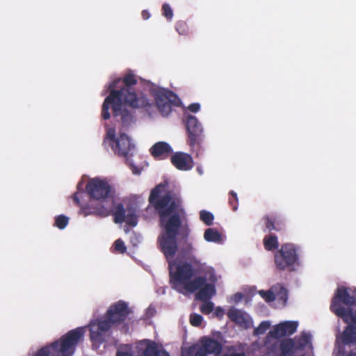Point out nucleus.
I'll list each match as a JSON object with an SVG mask.
<instances>
[{
    "label": "nucleus",
    "instance_id": "obj_1",
    "mask_svg": "<svg viewBox=\"0 0 356 356\" xmlns=\"http://www.w3.org/2000/svg\"><path fill=\"white\" fill-rule=\"evenodd\" d=\"M165 184L161 183L152 189L149 198V207H152L159 214L165 232L159 238L161 251L167 261L172 259L178 250L177 236L181 227V216L184 215L182 201L179 194L168 191L163 193Z\"/></svg>",
    "mask_w": 356,
    "mask_h": 356
},
{
    "label": "nucleus",
    "instance_id": "obj_2",
    "mask_svg": "<svg viewBox=\"0 0 356 356\" xmlns=\"http://www.w3.org/2000/svg\"><path fill=\"white\" fill-rule=\"evenodd\" d=\"M137 83L135 75L128 73L122 79H115L109 85L110 94L104 99L102 109L104 120H108L111 117L110 105L112 106L113 115L117 116L123 104L133 108H148L153 104L143 92H136L134 86Z\"/></svg>",
    "mask_w": 356,
    "mask_h": 356
},
{
    "label": "nucleus",
    "instance_id": "obj_3",
    "mask_svg": "<svg viewBox=\"0 0 356 356\" xmlns=\"http://www.w3.org/2000/svg\"><path fill=\"white\" fill-rule=\"evenodd\" d=\"M170 283L179 292L182 289L194 293L207 282L205 276H197V270L192 263L184 261H168Z\"/></svg>",
    "mask_w": 356,
    "mask_h": 356
},
{
    "label": "nucleus",
    "instance_id": "obj_4",
    "mask_svg": "<svg viewBox=\"0 0 356 356\" xmlns=\"http://www.w3.org/2000/svg\"><path fill=\"white\" fill-rule=\"evenodd\" d=\"M330 310L344 323L356 324V289L350 294L349 288L338 287L332 299Z\"/></svg>",
    "mask_w": 356,
    "mask_h": 356
},
{
    "label": "nucleus",
    "instance_id": "obj_5",
    "mask_svg": "<svg viewBox=\"0 0 356 356\" xmlns=\"http://www.w3.org/2000/svg\"><path fill=\"white\" fill-rule=\"evenodd\" d=\"M83 335L84 328L82 327L72 330L62 336L59 341L40 348L35 356H71Z\"/></svg>",
    "mask_w": 356,
    "mask_h": 356
},
{
    "label": "nucleus",
    "instance_id": "obj_6",
    "mask_svg": "<svg viewBox=\"0 0 356 356\" xmlns=\"http://www.w3.org/2000/svg\"><path fill=\"white\" fill-rule=\"evenodd\" d=\"M311 344V336L303 332L295 338H286L266 345L264 356H295Z\"/></svg>",
    "mask_w": 356,
    "mask_h": 356
},
{
    "label": "nucleus",
    "instance_id": "obj_7",
    "mask_svg": "<svg viewBox=\"0 0 356 356\" xmlns=\"http://www.w3.org/2000/svg\"><path fill=\"white\" fill-rule=\"evenodd\" d=\"M276 268L280 270L293 271L299 266L298 249L293 243H284L281 245L274 256Z\"/></svg>",
    "mask_w": 356,
    "mask_h": 356
},
{
    "label": "nucleus",
    "instance_id": "obj_8",
    "mask_svg": "<svg viewBox=\"0 0 356 356\" xmlns=\"http://www.w3.org/2000/svg\"><path fill=\"white\" fill-rule=\"evenodd\" d=\"M86 191L90 197L99 201L113 202L111 186L109 184L99 178H93L88 181Z\"/></svg>",
    "mask_w": 356,
    "mask_h": 356
},
{
    "label": "nucleus",
    "instance_id": "obj_9",
    "mask_svg": "<svg viewBox=\"0 0 356 356\" xmlns=\"http://www.w3.org/2000/svg\"><path fill=\"white\" fill-rule=\"evenodd\" d=\"M109 143L112 149L119 156L127 157L129 151L134 145L131 144L129 137L125 134H120L119 137H115V131L110 129L106 133L103 144Z\"/></svg>",
    "mask_w": 356,
    "mask_h": 356
},
{
    "label": "nucleus",
    "instance_id": "obj_10",
    "mask_svg": "<svg viewBox=\"0 0 356 356\" xmlns=\"http://www.w3.org/2000/svg\"><path fill=\"white\" fill-rule=\"evenodd\" d=\"M154 99L156 106L163 116L168 115L172 111V106H178L180 101L175 93L163 88L155 92Z\"/></svg>",
    "mask_w": 356,
    "mask_h": 356
},
{
    "label": "nucleus",
    "instance_id": "obj_11",
    "mask_svg": "<svg viewBox=\"0 0 356 356\" xmlns=\"http://www.w3.org/2000/svg\"><path fill=\"white\" fill-rule=\"evenodd\" d=\"M154 99L156 106L163 116L168 115L172 111V106H178L180 101L175 93L163 88L155 92Z\"/></svg>",
    "mask_w": 356,
    "mask_h": 356
},
{
    "label": "nucleus",
    "instance_id": "obj_12",
    "mask_svg": "<svg viewBox=\"0 0 356 356\" xmlns=\"http://www.w3.org/2000/svg\"><path fill=\"white\" fill-rule=\"evenodd\" d=\"M186 127L189 145L195 147L200 144L203 140V129L198 120L195 116L188 115L186 120Z\"/></svg>",
    "mask_w": 356,
    "mask_h": 356
},
{
    "label": "nucleus",
    "instance_id": "obj_13",
    "mask_svg": "<svg viewBox=\"0 0 356 356\" xmlns=\"http://www.w3.org/2000/svg\"><path fill=\"white\" fill-rule=\"evenodd\" d=\"M115 223L125 222L127 225L135 227L138 223L136 209L132 207L125 209L122 204H118L113 213Z\"/></svg>",
    "mask_w": 356,
    "mask_h": 356
},
{
    "label": "nucleus",
    "instance_id": "obj_14",
    "mask_svg": "<svg viewBox=\"0 0 356 356\" xmlns=\"http://www.w3.org/2000/svg\"><path fill=\"white\" fill-rule=\"evenodd\" d=\"M131 313L127 302L119 300L110 306L106 312V317L115 325H119L124 322Z\"/></svg>",
    "mask_w": 356,
    "mask_h": 356
},
{
    "label": "nucleus",
    "instance_id": "obj_15",
    "mask_svg": "<svg viewBox=\"0 0 356 356\" xmlns=\"http://www.w3.org/2000/svg\"><path fill=\"white\" fill-rule=\"evenodd\" d=\"M203 356L209 355L220 356L222 351V343L210 337H203L200 340V346L197 350Z\"/></svg>",
    "mask_w": 356,
    "mask_h": 356
},
{
    "label": "nucleus",
    "instance_id": "obj_16",
    "mask_svg": "<svg viewBox=\"0 0 356 356\" xmlns=\"http://www.w3.org/2000/svg\"><path fill=\"white\" fill-rule=\"evenodd\" d=\"M227 315L231 321L241 327L248 329L252 325V321L250 315L241 309L234 307L230 308Z\"/></svg>",
    "mask_w": 356,
    "mask_h": 356
},
{
    "label": "nucleus",
    "instance_id": "obj_17",
    "mask_svg": "<svg viewBox=\"0 0 356 356\" xmlns=\"http://www.w3.org/2000/svg\"><path fill=\"white\" fill-rule=\"evenodd\" d=\"M112 325H115L111 322L108 318L106 319L99 320L97 323L92 324L90 327V334L91 340L102 342L103 333L108 331Z\"/></svg>",
    "mask_w": 356,
    "mask_h": 356
},
{
    "label": "nucleus",
    "instance_id": "obj_18",
    "mask_svg": "<svg viewBox=\"0 0 356 356\" xmlns=\"http://www.w3.org/2000/svg\"><path fill=\"white\" fill-rule=\"evenodd\" d=\"M172 165L179 170L187 171L193 168V160L188 154L178 152L170 158Z\"/></svg>",
    "mask_w": 356,
    "mask_h": 356
},
{
    "label": "nucleus",
    "instance_id": "obj_19",
    "mask_svg": "<svg viewBox=\"0 0 356 356\" xmlns=\"http://www.w3.org/2000/svg\"><path fill=\"white\" fill-rule=\"evenodd\" d=\"M172 152L171 146L168 143L163 141L156 143L149 149L151 155L156 160L168 159Z\"/></svg>",
    "mask_w": 356,
    "mask_h": 356
},
{
    "label": "nucleus",
    "instance_id": "obj_20",
    "mask_svg": "<svg viewBox=\"0 0 356 356\" xmlns=\"http://www.w3.org/2000/svg\"><path fill=\"white\" fill-rule=\"evenodd\" d=\"M197 291L195 294V299L201 301L209 300L216 294L215 286L207 282Z\"/></svg>",
    "mask_w": 356,
    "mask_h": 356
},
{
    "label": "nucleus",
    "instance_id": "obj_21",
    "mask_svg": "<svg viewBox=\"0 0 356 356\" xmlns=\"http://www.w3.org/2000/svg\"><path fill=\"white\" fill-rule=\"evenodd\" d=\"M266 227L268 231L275 230L281 232L285 229V222L283 220L277 217H264Z\"/></svg>",
    "mask_w": 356,
    "mask_h": 356
},
{
    "label": "nucleus",
    "instance_id": "obj_22",
    "mask_svg": "<svg viewBox=\"0 0 356 356\" xmlns=\"http://www.w3.org/2000/svg\"><path fill=\"white\" fill-rule=\"evenodd\" d=\"M81 211L86 216L88 215H96L97 216L104 218L110 215V210L104 206L97 207H81Z\"/></svg>",
    "mask_w": 356,
    "mask_h": 356
},
{
    "label": "nucleus",
    "instance_id": "obj_23",
    "mask_svg": "<svg viewBox=\"0 0 356 356\" xmlns=\"http://www.w3.org/2000/svg\"><path fill=\"white\" fill-rule=\"evenodd\" d=\"M341 339L345 344L356 343V324L346 326L342 333Z\"/></svg>",
    "mask_w": 356,
    "mask_h": 356
},
{
    "label": "nucleus",
    "instance_id": "obj_24",
    "mask_svg": "<svg viewBox=\"0 0 356 356\" xmlns=\"http://www.w3.org/2000/svg\"><path fill=\"white\" fill-rule=\"evenodd\" d=\"M140 356H170L165 350H160L155 342L149 343Z\"/></svg>",
    "mask_w": 356,
    "mask_h": 356
},
{
    "label": "nucleus",
    "instance_id": "obj_25",
    "mask_svg": "<svg viewBox=\"0 0 356 356\" xmlns=\"http://www.w3.org/2000/svg\"><path fill=\"white\" fill-rule=\"evenodd\" d=\"M263 243L264 248L268 251H273L279 247L277 237L274 234L266 236L263 240Z\"/></svg>",
    "mask_w": 356,
    "mask_h": 356
},
{
    "label": "nucleus",
    "instance_id": "obj_26",
    "mask_svg": "<svg viewBox=\"0 0 356 356\" xmlns=\"http://www.w3.org/2000/svg\"><path fill=\"white\" fill-rule=\"evenodd\" d=\"M204 238L207 241L219 243L221 241V234L218 230L213 228H209L205 230Z\"/></svg>",
    "mask_w": 356,
    "mask_h": 356
},
{
    "label": "nucleus",
    "instance_id": "obj_27",
    "mask_svg": "<svg viewBox=\"0 0 356 356\" xmlns=\"http://www.w3.org/2000/svg\"><path fill=\"white\" fill-rule=\"evenodd\" d=\"M121 106H122V105ZM118 115L116 117L119 115L121 116V121L123 126H129L134 122V115L127 108L122 109V107H120V109L119 111H118Z\"/></svg>",
    "mask_w": 356,
    "mask_h": 356
},
{
    "label": "nucleus",
    "instance_id": "obj_28",
    "mask_svg": "<svg viewBox=\"0 0 356 356\" xmlns=\"http://www.w3.org/2000/svg\"><path fill=\"white\" fill-rule=\"evenodd\" d=\"M188 229L186 228L184 231V232L183 233V237L184 238H186L185 241H184V243L183 244V245L180 248V253L182 256L184 257H190V255L192 254L193 252V245L191 243H188L186 240V238L188 237Z\"/></svg>",
    "mask_w": 356,
    "mask_h": 356
},
{
    "label": "nucleus",
    "instance_id": "obj_29",
    "mask_svg": "<svg viewBox=\"0 0 356 356\" xmlns=\"http://www.w3.org/2000/svg\"><path fill=\"white\" fill-rule=\"evenodd\" d=\"M273 290H274L275 294L276 295V299L280 300L283 302H286L287 300V291L281 284H276L273 286Z\"/></svg>",
    "mask_w": 356,
    "mask_h": 356
},
{
    "label": "nucleus",
    "instance_id": "obj_30",
    "mask_svg": "<svg viewBox=\"0 0 356 356\" xmlns=\"http://www.w3.org/2000/svg\"><path fill=\"white\" fill-rule=\"evenodd\" d=\"M268 335L276 339L280 337L287 336L282 323L275 325L273 329L269 332Z\"/></svg>",
    "mask_w": 356,
    "mask_h": 356
},
{
    "label": "nucleus",
    "instance_id": "obj_31",
    "mask_svg": "<svg viewBox=\"0 0 356 356\" xmlns=\"http://www.w3.org/2000/svg\"><path fill=\"white\" fill-rule=\"evenodd\" d=\"M281 323L284 328V331L286 332L287 336L293 334L298 327V323L296 321H286Z\"/></svg>",
    "mask_w": 356,
    "mask_h": 356
},
{
    "label": "nucleus",
    "instance_id": "obj_32",
    "mask_svg": "<svg viewBox=\"0 0 356 356\" xmlns=\"http://www.w3.org/2000/svg\"><path fill=\"white\" fill-rule=\"evenodd\" d=\"M200 218L204 223L209 226L213 224L214 217L211 212L202 210L200 213Z\"/></svg>",
    "mask_w": 356,
    "mask_h": 356
},
{
    "label": "nucleus",
    "instance_id": "obj_33",
    "mask_svg": "<svg viewBox=\"0 0 356 356\" xmlns=\"http://www.w3.org/2000/svg\"><path fill=\"white\" fill-rule=\"evenodd\" d=\"M259 293L267 302H271L276 299V295L275 294L274 290H273V286L268 291L261 290Z\"/></svg>",
    "mask_w": 356,
    "mask_h": 356
},
{
    "label": "nucleus",
    "instance_id": "obj_34",
    "mask_svg": "<svg viewBox=\"0 0 356 356\" xmlns=\"http://www.w3.org/2000/svg\"><path fill=\"white\" fill-rule=\"evenodd\" d=\"M69 222V218L64 215H59L56 217L54 225L58 228L63 229L66 227Z\"/></svg>",
    "mask_w": 356,
    "mask_h": 356
},
{
    "label": "nucleus",
    "instance_id": "obj_35",
    "mask_svg": "<svg viewBox=\"0 0 356 356\" xmlns=\"http://www.w3.org/2000/svg\"><path fill=\"white\" fill-rule=\"evenodd\" d=\"M175 29L179 35H187L188 33V26L186 22L180 20L176 23Z\"/></svg>",
    "mask_w": 356,
    "mask_h": 356
},
{
    "label": "nucleus",
    "instance_id": "obj_36",
    "mask_svg": "<svg viewBox=\"0 0 356 356\" xmlns=\"http://www.w3.org/2000/svg\"><path fill=\"white\" fill-rule=\"evenodd\" d=\"M270 325L268 321H262L257 327L254 330L255 335H261L264 334L270 327Z\"/></svg>",
    "mask_w": 356,
    "mask_h": 356
},
{
    "label": "nucleus",
    "instance_id": "obj_37",
    "mask_svg": "<svg viewBox=\"0 0 356 356\" xmlns=\"http://www.w3.org/2000/svg\"><path fill=\"white\" fill-rule=\"evenodd\" d=\"M229 204L232 207L233 211L238 209V197L236 193L234 191L229 192Z\"/></svg>",
    "mask_w": 356,
    "mask_h": 356
},
{
    "label": "nucleus",
    "instance_id": "obj_38",
    "mask_svg": "<svg viewBox=\"0 0 356 356\" xmlns=\"http://www.w3.org/2000/svg\"><path fill=\"white\" fill-rule=\"evenodd\" d=\"M204 302L200 307V311L204 314H209L213 310V303L209 300Z\"/></svg>",
    "mask_w": 356,
    "mask_h": 356
},
{
    "label": "nucleus",
    "instance_id": "obj_39",
    "mask_svg": "<svg viewBox=\"0 0 356 356\" xmlns=\"http://www.w3.org/2000/svg\"><path fill=\"white\" fill-rule=\"evenodd\" d=\"M162 14L168 20L172 19L173 17V12L169 4L164 3L162 6Z\"/></svg>",
    "mask_w": 356,
    "mask_h": 356
},
{
    "label": "nucleus",
    "instance_id": "obj_40",
    "mask_svg": "<svg viewBox=\"0 0 356 356\" xmlns=\"http://www.w3.org/2000/svg\"><path fill=\"white\" fill-rule=\"evenodd\" d=\"M203 318L197 314H193L190 316V323L193 326L198 327L201 325Z\"/></svg>",
    "mask_w": 356,
    "mask_h": 356
},
{
    "label": "nucleus",
    "instance_id": "obj_41",
    "mask_svg": "<svg viewBox=\"0 0 356 356\" xmlns=\"http://www.w3.org/2000/svg\"><path fill=\"white\" fill-rule=\"evenodd\" d=\"M114 248L116 252L120 253H124L127 250L124 241L120 238L115 241Z\"/></svg>",
    "mask_w": 356,
    "mask_h": 356
},
{
    "label": "nucleus",
    "instance_id": "obj_42",
    "mask_svg": "<svg viewBox=\"0 0 356 356\" xmlns=\"http://www.w3.org/2000/svg\"><path fill=\"white\" fill-rule=\"evenodd\" d=\"M195 348L193 346H191L188 348L182 351L183 356H193L195 353Z\"/></svg>",
    "mask_w": 356,
    "mask_h": 356
},
{
    "label": "nucleus",
    "instance_id": "obj_43",
    "mask_svg": "<svg viewBox=\"0 0 356 356\" xmlns=\"http://www.w3.org/2000/svg\"><path fill=\"white\" fill-rule=\"evenodd\" d=\"M200 108V105L198 103H193L188 106V110L191 112L196 113Z\"/></svg>",
    "mask_w": 356,
    "mask_h": 356
},
{
    "label": "nucleus",
    "instance_id": "obj_44",
    "mask_svg": "<svg viewBox=\"0 0 356 356\" xmlns=\"http://www.w3.org/2000/svg\"><path fill=\"white\" fill-rule=\"evenodd\" d=\"M214 314L216 317L221 319L225 314V310L222 308L218 307L216 309Z\"/></svg>",
    "mask_w": 356,
    "mask_h": 356
},
{
    "label": "nucleus",
    "instance_id": "obj_45",
    "mask_svg": "<svg viewBox=\"0 0 356 356\" xmlns=\"http://www.w3.org/2000/svg\"><path fill=\"white\" fill-rule=\"evenodd\" d=\"M72 199H73V201L74 202V203L77 206H80V200H79V193H74L73 195H72Z\"/></svg>",
    "mask_w": 356,
    "mask_h": 356
},
{
    "label": "nucleus",
    "instance_id": "obj_46",
    "mask_svg": "<svg viewBox=\"0 0 356 356\" xmlns=\"http://www.w3.org/2000/svg\"><path fill=\"white\" fill-rule=\"evenodd\" d=\"M141 15H142V17L143 18V19H147L149 18L150 17V13H149L148 10H143L141 13Z\"/></svg>",
    "mask_w": 356,
    "mask_h": 356
},
{
    "label": "nucleus",
    "instance_id": "obj_47",
    "mask_svg": "<svg viewBox=\"0 0 356 356\" xmlns=\"http://www.w3.org/2000/svg\"><path fill=\"white\" fill-rule=\"evenodd\" d=\"M131 169L132 170V172L135 175H139L140 173V170L139 168H138L134 165L130 163Z\"/></svg>",
    "mask_w": 356,
    "mask_h": 356
},
{
    "label": "nucleus",
    "instance_id": "obj_48",
    "mask_svg": "<svg viewBox=\"0 0 356 356\" xmlns=\"http://www.w3.org/2000/svg\"><path fill=\"white\" fill-rule=\"evenodd\" d=\"M116 356H132V354L129 352L118 350L116 353Z\"/></svg>",
    "mask_w": 356,
    "mask_h": 356
},
{
    "label": "nucleus",
    "instance_id": "obj_49",
    "mask_svg": "<svg viewBox=\"0 0 356 356\" xmlns=\"http://www.w3.org/2000/svg\"><path fill=\"white\" fill-rule=\"evenodd\" d=\"M220 356H245V354L243 353H233V354H231V355H229V354H223Z\"/></svg>",
    "mask_w": 356,
    "mask_h": 356
},
{
    "label": "nucleus",
    "instance_id": "obj_50",
    "mask_svg": "<svg viewBox=\"0 0 356 356\" xmlns=\"http://www.w3.org/2000/svg\"><path fill=\"white\" fill-rule=\"evenodd\" d=\"M191 261L193 264H195V265H197V264H200V261H199L197 259H195V258L191 259Z\"/></svg>",
    "mask_w": 356,
    "mask_h": 356
},
{
    "label": "nucleus",
    "instance_id": "obj_51",
    "mask_svg": "<svg viewBox=\"0 0 356 356\" xmlns=\"http://www.w3.org/2000/svg\"><path fill=\"white\" fill-rule=\"evenodd\" d=\"M235 296L237 298V299L240 300L242 298V294L241 293H238L235 294Z\"/></svg>",
    "mask_w": 356,
    "mask_h": 356
},
{
    "label": "nucleus",
    "instance_id": "obj_52",
    "mask_svg": "<svg viewBox=\"0 0 356 356\" xmlns=\"http://www.w3.org/2000/svg\"><path fill=\"white\" fill-rule=\"evenodd\" d=\"M347 356H356V352L350 351Z\"/></svg>",
    "mask_w": 356,
    "mask_h": 356
},
{
    "label": "nucleus",
    "instance_id": "obj_53",
    "mask_svg": "<svg viewBox=\"0 0 356 356\" xmlns=\"http://www.w3.org/2000/svg\"><path fill=\"white\" fill-rule=\"evenodd\" d=\"M193 356H203V355L201 354V353H200L198 350H197L196 353H195Z\"/></svg>",
    "mask_w": 356,
    "mask_h": 356
},
{
    "label": "nucleus",
    "instance_id": "obj_54",
    "mask_svg": "<svg viewBox=\"0 0 356 356\" xmlns=\"http://www.w3.org/2000/svg\"><path fill=\"white\" fill-rule=\"evenodd\" d=\"M197 170L200 175L202 174V170L200 168H197Z\"/></svg>",
    "mask_w": 356,
    "mask_h": 356
}]
</instances>
